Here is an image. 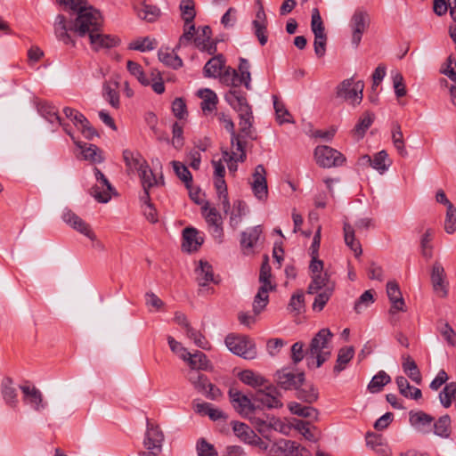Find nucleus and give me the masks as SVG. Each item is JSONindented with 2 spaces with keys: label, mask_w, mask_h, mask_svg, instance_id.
<instances>
[{
  "label": "nucleus",
  "mask_w": 456,
  "mask_h": 456,
  "mask_svg": "<svg viewBox=\"0 0 456 456\" xmlns=\"http://www.w3.org/2000/svg\"><path fill=\"white\" fill-rule=\"evenodd\" d=\"M281 394L276 387L269 385L265 388H259L252 396L256 403H259L263 407L268 409H279L283 406L281 401Z\"/></svg>",
  "instance_id": "nucleus-8"
},
{
  "label": "nucleus",
  "mask_w": 456,
  "mask_h": 456,
  "mask_svg": "<svg viewBox=\"0 0 456 456\" xmlns=\"http://www.w3.org/2000/svg\"><path fill=\"white\" fill-rule=\"evenodd\" d=\"M280 449L287 456H312L311 452L296 441L283 440L280 444Z\"/></svg>",
  "instance_id": "nucleus-35"
},
{
  "label": "nucleus",
  "mask_w": 456,
  "mask_h": 456,
  "mask_svg": "<svg viewBox=\"0 0 456 456\" xmlns=\"http://www.w3.org/2000/svg\"><path fill=\"white\" fill-rule=\"evenodd\" d=\"M94 171L96 183L92 187L90 193L98 202L107 203L111 199L114 188L100 169L94 167Z\"/></svg>",
  "instance_id": "nucleus-11"
},
{
  "label": "nucleus",
  "mask_w": 456,
  "mask_h": 456,
  "mask_svg": "<svg viewBox=\"0 0 456 456\" xmlns=\"http://www.w3.org/2000/svg\"><path fill=\"white\" fill-rule=\"evenodd\" d=\"M387 157L388 155L386 151H380L374 155L373 159L369 155H364L361 158L360 161L362 165L368 164L380 174H383L390 166Z\"/></svg>",
  "instance_id": "nucleus-26"
},
{
  "label": "nucleus",
  "mask_w": 456,
  "mask_h": 456,
  "mask_svg": "<svg viewBox=\"0 0 456 456\" xmlns=\"http://www.w3.org/2000/svg\"><path fill=\"white\" fill-rule=\"evenodd\" d=\"M262 226L256 225L241 233L240 245L244 248H253L262 233Z\"/></svg>",
  "instance_id": "nucleus-43"
},
{
  "label": "nucleus",
  "mask_w": 456,
  "mask_h": 456,
  "mask_svg": "<svg viewBox=\"0 0 456 456\" xmlns=\"http://www.w3.org/2000/svg\"><path fill=\"white\" fill-rule=\"evenodd\" d=\"M186 337L191 339L194 345L203 350H209L211 346L206 337L191 326L185 331Z\"/></svg>",
  "instance_id": "nucleus-53"
},
{
  "label": "nucleus",
  "mask_w": 456,
  "mask_h": 456,
  "mask_svg": "<svg viewBox=\"0 0 456 456\" xmlns=\"http://www.w3.org/2000/svg\"><path fill=\"white\" fill-rule=\"evenodd\" d=\"M364 83L362 80L356 82L353 78L343 80L336 88L338 98L343 99L352 106L359 105L362 101Z\"/></svg>",
  "instance_id": "nucleus-3"
},
{
  "label": "nucleus",
  "mask_w": 456,
  "mask_h": 456,
  "mask_svg": "<svg viewBox=\"0 0 456 456\" xmlns=\"http://www.w3.org/2000/svg\"><path fill=\"white\" fill-rule=\"evenodd\" d=\"M227 348L234 354L244 359H254L256 356V350L254 343L245 336H235L232 334L225 338Z\"/></svg>",
  "instance_id": "nucleus-4"
},
{
  "label": "nucleus",
  "mask_w": 456,
  "mask_h": 456,
  "mask_svg": "<svg viewBox=\"0 0 456 456\" xmlns=\"http://www.w3.org/2000/svg\"><path fill=\"white\" fill-rule=\"evenodd\" d=\"M139 174V176L142 181V184L144 190V196L149 199V190L153 185L157 183V180L155 175H153L152 170L150 168L149 165L147 164V167H142L141 170L137 172Z\"/></svg>",
  "instance_id": "nucleus-50"
},
{
  "label": "nucleus",
  "mask_w": 456,
  "mask_h": 456,
  "mask_svg": "<svg viewBox=\"0 0 456 456\" xmlns=\"http://www.w3.org/2000/svg\"><path fill=\"white\" fill-rule=\"evenodd\" d=\"M314 158L317 164L324 168L340 167L346 161V158L341 152L326 145L315 148Z\"/></svg>",
  "instance_id": "nucleus-6"
},
{
  "label": "nucleus",
  "mask_w": 456,
  "mask_h": 456,
  "mask_svg": "<svg viewBox=\"0 0 456 456\" xmlns=\"http://www.w3.org/2000/svg\"><path fill=\"white\" fill-rule=\"evenodd\" d=\"M291 413L304 417V418H311L313 419H318V411L311 406H303L298 403L292 402L288 405Z\"/></svg>",
  "instance_id": "nucleus-49"
},
{
  "label": "nucleus",
  "mask_w": 456,
  "mask_h": 456,
  "mask_svg": "<svg viewBox=\"0 0 456 456\" xmlns=\"http://www.w3.org/2000/svg\"><path fill=\"white\" fill-rule=\"evenodd\" d=\"M171 164L175 175L183 183H184L186 188L190 189L192 183V175L188 167L183 163L175 160L172 161Z\"/></svg>",
  "instance_id": "nucleus-52"
},
{
  "label": "nucleus",
  "mask_w": 456,
  "mask_h": 456,
  "mask_svg": "<svg viewBox=\"0 0 456 456\" xmlns=\"http://www.w3.org/2000/svg\"><path fill=\"white\" fill-rule=\"evenodd\" d=\"M62 220L72 229L85 235L91 240H96V235L92 230L90 224L86 223L81 217L75 214L72 210L65 208L62 212Z\"/></svg>",
  "instance_id": "nucleus-13"
},
{
  "label": "nucleus",
  "mask_w": 456,
  "mask_h": 456,
  "mask_svg": "<svg viewBox=\"0 0 456 456\" xmlns=\"http://www.w3.org/2000/svg\"><path fill=\"white\" fill-rule=\"evenodd\" d=\"M157 46V42L154 39H151L146 37L143 38H139L129 44L128 48L130 50H136L140 52L151 51L155 49Z\"/></svg>",
  "instance_id": "nucleus-60"
},
{
  "label": "nucleus",
  "mask_w": 456,
  "mask_h": 456,
  "mask_svg": "<svg viewBox=\"0 0 456 456\" xmlns=\"http://www.w3.org/2000/svg\"><path fill=\"white\" fill-rule=\"evenodd\" d=\"M391 138L395 148L396 149L398 154L402 157H407L408 151L405 148V142L403 139V134L401 128V126L398 123H395L392 126L391 130Z\"/></svg>",
  "instance_id": "nucleus-44"
},
{
  "label": "nucleus",
  "mask_w": 456,
  "mask_h": 456,
  "mask_svg": "<svg viewBox=\"0 0 456 456\" xmlns=\"http://www.w3.org/2000/svg\"><path fill=\"white\" fill-rule=\"evenodd\" d=\"M201 211L208 225L211 235L216 241L221 243L224 238L221 215L216 208H211L208 201H205L202 205Z\"/></svg>",
  "instance_id": "nucleus-7"
},
{
  "label": "nucleus",
  "mask_w": 456,
  "mask_h": 456,
  "mask_svg": "<svg viewBox=\"0 0 456 456\" xmlns=\"http://www.w3.org/2000/svg\"><path fill=\"white\" fill-rule=\"evenodd\" d=\"M177 48L175 47L173 51L168 48L159 49L158 53L159 60L166 66L177 69L183 66L182 59L175 53Z\"/></svg>",
  "instance_id": "nucleus-39"
},
{
  "label": "nucleus",
  "mask_w": 456,
  "mask_h": 456,
  "mask_svg": "<svg viewBox=\"0 0 456 456\" xmlns=\"http://www.w3.org/2000/svg\"><path fill=\"white\" fill-rule=\"evenodd\" d=\"M354 355V348L353 346H345L340 348L333 371L338 374L344 370L346 367V364L353 359Z\"/></svg>",
  "instance_id": "nucleus-45"
},
{
  "label": "nucleus",
  "mask_w": 456,
  "mask_h": 456,
  "mask_svg": "<svg viewBox=\"0 0 456 456\" xmlns=\"http://www.w3.org/2000/svg\"><path fill=\"white\" fill-rule=\"evenodd\" d=\"M249 62L248 60L240 58L239 65V72L235 69H227L222 76V79L224 83L230 86H240L243 84L248 90H251V75L249 72Z\"/></svg>",
  "instance_id": "nucleus-5"
},
{
  "label": "nucleus",
  "mask_w": 456,
  "mask_h": 456,
  "mask_svg": "<svg viewBox=\"0 0 456 456\" xmlns=\"http://www.w3.org/2000/svg\"><path fill=\"white\" fill-rule=\"evenodd\" d=\"M186 362L191 370H212V365L208 359L207 355L200 352L196 351L193 354L188 353L187 356L183 360Z\"/></svg>",
  "instance_id": "nucleus-29"
},
{
  "label": "nucleus",
  "mask_w": 456,
  "mask_h": 456,
  "mask_svg": "<svg viewBox=\"0 0 456 456\" xmlns=\"http://www.w3.org/2000/svg\"><path fill=\"white\" fill-rule=\"evenodd\" d=\"M266 171L263 165H257L253 173V182L251 188L253 193L259 200H265L268 196V188L266 182Z\"/></svg>",
  "instance_id": "nucleus-15"
},
{
  "label": "nucleus",
  "mask_w": 456,
  "mask_h": 456,
  "mask_svg": "<svg viewBox=\"0 0 456 456\" xmlns=\"http://www.w3.org/2000/svg\"><path fill=\"white\" fill-rule=\"evenodd\" d=\"M183 249L187 252L196 251L203 243V239L199 232L192 227H187L183 232Z\"/></svg>",
  "instance_id": "nucleus-27"
},
{
  "label": "nucleus",
  "mask_w": 456,
  "mask_h": 456,
  "mask_svg": "<svg viewBox=\"0 0 456 456\" xmlns=\"http://www.w3.org/2000/svg\"><path fill=\"white\" fill-rule=\"evenodd\" d=\"M72 140L82 150V154L85 159L91 160L93 162L102 161V156L98 153L99 148L96 145L89 144L88 146H86V143L82 145L79 142H77L75 141V138Z\"/></svg>",
  "instance_id": "nucleus-54"
},
{
  "label": "nucleus",
  "mask_w": 456,
  "mask_h": 456,
  "mask_svg": "<svg viewBox=\"0 0 456 456\" xmlns=\"http://www.w3.org/2000/svg\"><path fill=\"white\" fill-rule=\"evenodd\" d=\"M225 101L239 113L251 110L247 101V94L240 88V86H231V89L224 95Z\"/></svg>",
  "instance_id": "nucleus-14"
},
{
  "label": "nucleus",
  "mask_w": 456,
  "mask_h": 456,
  "mask_svg": "<svg viewBox=\"0 0 456 456\" xmlns=\"http://www.w3.org/2000/svg\"><path fill=\"white\" fill-rule=\"evenodd\" d=\"M56 2L70 16L76 15L74 20H69L63 14H58L55 17L53 32L56 38L63 44L75 46L74 36L85 37L102 28L103 19L101 12L89 5L87 0H56Z\"/></svg>",
  "instance_id": "nucleus-1"
},
{
  "label": "nucleus",
  "mask_w": 456,
  "mask_h": 456,
  "mask_svg": "<svg viewBox=\"0 0 456 456\" xmlns=\"http://www.w3.org/2000/svg\"><path fill=\"white\" fill-rule=\"evenodd\" d=\"M196 449L198 456H217V452L214 445L207 442L205 438L198 440Z\"/></svg>",
  "instance_id": "nucleus-64"
},
{
  "label": "nucleus",
  "mask_w": 456,
  "mask_h": 456,
  "mask_svg": "<svg viewBox=\"0 0 456 456\" xmlns=\"http://www.w3.org/2000/svg\"><path fill=\"white\" fill-rule=\"evenodd\" d=\"M390 381V376L386 371L379 370L370 381L368 390L372 394L379 393Z\"/></svg>",
  "instance_id": "nucleus-48"
},
{
  "label": "nucleus",
  "mask_w": 456,
  "mask_h": 456,
  "mask_svg": "<svg viewBox=\"0 0 456 456\" xmlns=\"http://www.w3.org/2000/svg\"><path fill=\"white\" fill-rule=\"evenodd\" d=\"M435 232L433 229L428 228L426 230L425 233L422 235V238L420 240V246H421V251L422 255L426 258H431L432 257V245L431 240H433Z\"/></svg>",
  "instance_id": "nucleus-59"
},
{
  "label": "nucleus",
  "mask_w": 456,
  "mask_h": 456,
  "mask_svg": "<svg viewBox=\"0 0 456 456\" xmlns=\"http://www.w3.org/2000/svg\"><path fill=\"white\" fill-rule=\"evenodd\" d=\"M223 124L224 128L231 134V143L232 148H235L238 151H240L239 159L245 160L246 159V152H245V144L240 139V134H236L234 130V123L229 118H223Z\"/></svg>",
  "instance_id": "nucleus-28"
},
{
  "label": "nucleus",
  "mask_w": 456,
  "mask_h": 456,
  "mask_svg": "<svg viewBox=\"0 0 456 456\" xmlns=\"http://www.w3.org/2000/svg\"><path fill=\"white\" fill-rule=\"evenodd\" d=\"M456 399V382L445 384L443 390L439 393L440 403L444 408H449L453 400Z\"/></svg>",
  "instance_id": "nucleus-51"
},
{
  "label": "nucleus",
  "mask_w": 456,
  "mask_h": 456,
  "mask_svg": "<svg viewBox=\"0 0 456 456\" xmlns=\"http://www.w3.org/2000/svg\"><path fill=\"white\" fill-rule=\"evenodd\" d=\"M88 38L92 49L96 52L116 47L120 42L118 37L102 33V28L90 34Z\"/></svg>",
  "instance_id": "nucleus-17"
},
{
  "label": "nucleus",
  "mask_w": 456,
  "mask_h": 456,
  "mask_svg": "<svg viewBox=\"0 0 456 456\" xmlns=\"http://www.w3.org/2000/svg\"><path fill=\"white\" fill-rule=\"evenodd\" d=\"M431 281L435 292L441 297L447 296V282L445 281V273L443 265L436 262L433 265L431 273Z\"/></svg>",
  "instance_id": "nucleus-23"
},
{
  "label": "nucleus",
  "mask_w": 456,
  "mask_h": 456,
  "mask_svg": "<svg viewBox=\"0 0 456 456\" xmlns=\"http://www.w3.org/2000/svg\"><path fill=\"white\" fill-rule=\"evenodd\" d=\"M224 67L223 55L212 57L204 66L203 72L207 77H217L221 76L222 69Z\"/></svg>",
  "instance_id": "nucleus-37"
},
{
  "label": "nucleus",
  "mask_w": 456,
  "mask_h": 456,
  "mask_svg": "<svg viewBox=\"0 0 456 456\" xmlns=\"http://www.w3.org/2000/svg\"><path fill=\"white\" fill-rule=\"evenodd\" d=\"M254 34L257 37L261 45H265L268 41L267 32V18L261 5L256 13V19L252 21Z\"/></svg>",
  "instance_id": "nucleus-24"
},
{
  "label": "nucleus",
  "mask_w": 456,
  "mask_h": 456,
  "mask_svg": "<svg viewBox=\"0 0 456 456\" xmlns=\"http://www.w3.org/2000/svg\"><path fill=\"white\" fill-rule=\"evenodd\" d=\"M272 289H267L266 285H261L253 301V312L255 315L259 314L267 305L269 302L268 292Z\"/></svg>",
  "instance_id": "nucleus-46"
},
{
  "label": "nucleus",
  "mask_w": 456,
  "mask_h": 456,
  "mask_svg": "<svg viewBox=\"0 0 456 456\" xmlns=\"http://www.w3.org/2000/svg\"><path fill=\"white\" fill-rule=\"evenodd\" d=\"M94 171L96 183L92 187L90 193L98 202L107 203L111 199L114 188L100 169L94 167Z\"/></svg>",
  "instance_id": "nucleus-10"
},
{
  "label": "nucleus",
  "mask_w": 456,
  "mask_h": 456,
  "mask_svg": "<svg viewBox=\"0 0 456 456\" xmlns=\"http://www.w3.org/2000/svg\"><path fill=\"white\" fill-rule=\"evenodd\" d=\"M38 112L40 115L47 120L51 124H58L61 126L64 132L70 136L71 139H74L73 133L69 124L61 122V119L58 114V110L55 106L50 104L49 102H41L38 104Z\"/></svg>",
  "instance_id": "nucleus-20"
},
{
  "label": "nucleus",
  "mask_w": 456,
  "mask_h": 456,
  "mask_svg": "<svg viewBox=\"0 0 456 456\" xmlns=\"http://www.w3.org/2000/svg\"><path fill=\"white\" fill-rule=\"evenodd\" d=\"M1 393L6 404L16 407L18 403V394L12 379L4 377L1 382Z\"/></svg>",
  "instance_id": "nucleus-30"
},
{
  "label": "nucleus",
  "mask_w": 456,
  "mask_h": 456,
  "mask_svg": "<svg viewBox=\"0 0 456 456\" xmlns=\"http://www.w3.org/2000/svg\"><path fill=\"white\" fill-rule=\"evenodd\" d=\"M273 107L276 113L277 120L280 122V124L282 123H293L294 121L290 119L291 117L289 110L285 108L284 104L281 102L277 96L273 95Z\"/></svg>",
  "instance_id": "nucleus-57"
},
{
  "label": "nucleus",
  "mask_w": 456,
  "mask_h": 456,
  "mask_svg": "<svg viewBox=\"0 0 456 456\" xmlns=\"http://www.w3.org/2000/svg\"><path fill=\"white\" fill-rule=\"evenodd\" d=\"M164 434L159 427L147 419V429L143 439L146 449H157L162 451Z\"/></svg>",
  "instance_id": "nucleus-19"
},
{
  "label": "nucleus",
  "mask_w": 456,
  "mask_h": 456,
  "mask_svg": "<svg viewBox=\"0 0 456 456\" xmlns=\"http://www.w3.org/2000/svg\"><path fill=\"white\" fill-rule=\"evenodd\" d=\"M444 230L448 234H452L456 231V208L453 205L447 208Z\"/></svg>",
  "instance_id": "nucleus-63"
},
{
  "label": "nucleus",
  "mask_w": 456,
  "mask_h": 456,
  "mask_svg": "<svg viewBox=\"0 0 456 456\" xmlns=\"http://www.w3.org/2000/svg\"><path fill=\"white\" fill-rule=\"evenodd\" d=\"M229 397L234 409L242 416L248 417L256 409L251 400L238 389L231 388Z\"/></svg>",
  "instance_id": "nucleus-16"
},
{
  "label": "nucleus",
  "mask_w": 456,
  "mask_h": 456,
  "mask_svg": "<svg viewBox=\"0 0 456 456\" xmlns=\"http://www.w3.org/2000/svg\"><path fill=\"white\" fill-rule=\"evenodd\" d=\"M20 388L23 394L25 403L29 404L37 411L45 408L46 404L43 402V395L36 387L22 385Z\"/></svg>",
  "instance_id": "nucleus-22"
},
{
  "label": "nucleus",
  "mask_w": 456,
  "mask_h": 456,
  "mask_svg": "<svg viewBox=\"0 0 456 456\" xmlns=\"http://www.w3.org/2000/svg\"><path fill=\"white\" fill-rule=\"evenodd\" d=\"M271 416L266 415L265 418L262 417H249L251 424L255 427V428L263 436L267 437L269 433L271 432V428L269 427V419Z\"/></svg>",
  "instance_id": "nucleus-58"
},
{
  "label": "nucleus",
  "mask_w": 456,
  "mask_h": 456,
  "mask_svg": "<svg viewBox=\"0 0 456 456\" xmlns=\"http://www.w3.org/2000/svg\"><path fill=\"white\" fill-rule=\"evenodd\" d=\"M452 420L448 414L441 416L437 420L433 421V433L442 438H449L452 433Z\"/></svg>",
  "instance_id": "nucleus-40"
},
{
  "label": "nucleus",
  "mask_w": 456,
  "mask_h": 456,
  "mask_svg": "<svg viewBox=\"0 0 456 456\" xmlns=\"http://www.w3.org/2000/svg\"><path fill=\"white\" fill-rule=\"evenodd\" d=\"M126 68L129 73L135 77L142 86L151 85L150 79L145 76L142 68L139 63L133 61H128L126 62Z\"/></svg>",
  "instance_id": "nucleus-56"
},
{
  "label": "nucleus",
  "mask_w": 456,
  "mask_h": 456,
  "mask_svg": "<svg viewBox=\"0 0 456 456\" xmlns=\"http://www.w3.org/2000/svg\"><path fill=\"white\" fill-rule=\"evenodd\" d=\"M344 239L346 246L354 252L355 256L362 255V246L360 242L355 239L354 228L347 222H344Z\"/></svg>",
  "instance_id": "nucleus-41"
},
{
  "label": "nucleus",
  "mask_w": 456,
  "mask_h": 456,
  "mask_svg": "<svg viewBox=\"0 0 456 456\" xmlns=\"http://www.w3.org/2000/svg\"><path fill=\"white\" fill-rule=\"evenodd\" d=\"M332 337L331 331L324 328L320 330L312 338L306 353L308 367H312L315 363V367L319 368L330 358L331 354L330 342Z\"/></svg>",
  "instance_id": "nucleus-2"
},
{
  "label": "nucleus",
  "mask_w": 456,
  "mask_h": 456,
  "mask_svg": "<svg viewBox=\"0 0 456 456\" xmlns=\"http://www.w3.org/2000/svg\"><path fill=\"white\" fill-rule=\"evenodd\" d=\"M374 302L373 293L370 289L364 291L354 304V311L361 314Z\"/></svg>",
  "instance_id": "nucleus-62"
},
{
  "label": "nucleus",
  "mask_w": 456,
  "mask_h": 456,
  "mask_svg": "<svg viewBox=\"0 0 456 456\" xmlns=\"http://www.w3.org/2000/svg\"><path fill=\"white\" fill-rule=\"evenodd\" d=\"M274 380L282 389H297L303 384L305 375L303 372L294 373L289 368H283L275 372Z\"/></svg>",
  "instance_id": "nucleus-12"
},
{
  "label": "nucleus",
  "mask_w": 456,
  "mask_h": 456,
  "mask_svg": "<svg viewBox=\"0 0 456 456\" xmlns=\"http://www.w3.org/2000/svg\"><path fill=\"white\" fill-rule=\"evenodd\" d=\"M395 383L398 387V390H399L400 394L403 396H404L406 398H411L413 400H419L421 398V396H422L421 390L418 387L411 386L410 383L408 382V380L404 377H403V376L396 377Z\"/></svg>",
  "instance_id": "nucleus-34"
},
{
  "label": "nucleus",
  "mask_w": 456,
  "mask_h": 456,
  "mask_svg": "<svg viewBox=\"0 0 456 456\" xmlns=\"http://www.w3.org/2000/svg\"><path fill=\"white\" fill-rule=\"evenodd\" d=\"M387 294L392 304L390 313L394 314L395 311L404 312V300L403 298L399 285L396 281H388L387 284Z\"/></svg>",
  "instance_id": "nucleus-25"
},
{
  "label": "nucleus",
  "mask_w": 456,
  "mask_h": 456,
  "mask_svg": "<svg viewBox=\"0 0 456 456\" xmlns=\"http://www.w3.org/2000/svg\"><path fill=\"white\" fill-rule=\"evenodd\" d=\"M232 429L234 434L247 444H255L259 440L256 433L245 423L233 421Z\"/></svg>",
  "instance_id": "nucleus-32"
},
{
  "label": "nucleus",
  "mask_w": 456,
  "mask_h": 456,
  "mask_svg": "<svg viewBox=\"0 0 456 456\" xmlns=\"http://www.w3.org/2000/svg\"><path fill=\"white\" fill-rule=\"evenodd\" d=\"M370 25V16L362 9H356L351 17L349 27L352 31V44L356 47L359 45L363 33Z\"/></svg>",
  "instance_id": "nucleus-9"
},
{
  "label": "nucleus",
  "mask_w": 456,
  "mask_h": 456,
  "mask_svg": "<svg viewBox=\"0 0 456 456\" xmlns=\"http://www.w3.org/2000/svg\"><path fill=\"white\" fill-rule=\"evenodd\" d=\"M374 120V115L370 112H365L363 116L359 119L355 125L354 133L360 137H362L365 132L372 125Z\"/></svg>",
  "instance_id": "nucleus-61"
},
{
  "label": "nucleus",
  "mask_w": 456,
  "mask_h": 456,
  "mask_svg": "<svg viewBox=\"0 0 456 456\" xmlns=\"http://www.w3.org/2000/svg\"><path fill=\"white\" fill-rule=\"evenodd\" d=\"M239 378L241 382L254 388L261 387L266 383V380L263 376L250 370L241 371L239 374Z\"/></svg>",
  "instance_id": "nucleus-47"
},
{
  "label": "nucleus",
  "mask_w": 456,
  "mask_h": 456,
  "mask_svg": "<svg viewBox=\"0 0 456 456\" xmlns=\"http://www.w3.org/2000/svg\"><path fill=\"white\" fill-rule=\"evenodd\" d=\"M195 272L197 274V281L200 286H206L209 282H218L214 277L212 265L207 261L200 260L199 267L196 268Z\"/></svg>",
  "instance_id": "nucleus-33"
},
{
  "label": "nucleus",
  "mask_w": 456,
  "mask_h": 456,
  "mask_svg": "<svg viewBox=\"0 0 456 456\" xmlns=\"http://www.w3.org/2000/svg\"><path fill=\"white\" fill-rule=\"evenodd\" d=\"M335 282L330 279V274L323 273L313 274L312 281L307 288V293L314 295L319 291L334 292Z\"/></svg>",
  "instance_id": "nucleus-21"
},
{
  "label": "nucleus",
  "mask_w": 456,
  "mask_h": 456,
  "mask_svg": "<svg viewBox=\"0 0 456 456\" xmlns=\"http://www.w3.org/2000/svg\"><path fill=\"white\" fill-rule=\"evenodd\" d=\"M123 159L126 163L128 172H138L142 167H147V161L139 152L125 150L123 151Z\"/></svg>",
  "instance_id": "nucleus-31"
},
{
  "label": "nucleus",
  "mask_w": 456,
  "mask_h": 456,
  "mask_svg": "<svg viewBox=\"0 0 456 456\" xmlns=\"http://www.w3.org/2000/svg\"><path fill=\"white\" fill-rule=\"evenodd\" d=\"M434 418L423 411H411L409 412V422L419 433L429 434L432 432Z\"/></svg>",
  "instance_id": "nucleus-18"
},
{
  "label": "nucleus",
  "mask_w": 456,
  "mask_h": 456,
  "mask_svg": "<svg viewBox=\"0 0 456 456\" xmlns=\"http://www.w3.org/2000/svg\"><path fill=\"white\" fill-rule=\"evenodd\" d=\"M198 96L202 99L200 107L204 113L216 110L217 96L214 91L208 88L200 89L198 92Z\"/></svg>",
  "instance_id": "nucleus-38"
},
{
  "label": "nucleus",
  "mask_w": 456,
  "mask_h": 456,
  "mask_svg": "<svg viewBox=\"0 0 456 456\" xmlns=\"http://www.w3.org/2000/svg\"><path fill=\"white\" fill-rule=\"evenodd\" d=\"M240 117V138L241 137H247L251 140H255L256 136L255 135L254 131L252 130V110L247 111V115H244L243 112H239Z\"/></svg>",
  "instance_id": "nucleus-42"
},
{
  "label": "nucleus",
  "mask_w": 456,
  "mask_h": 456,
  "mask_svg": "<svg viewBox=\"0 0 456 456\" xmlns=\"http://www.w3.org/2000/svg\"><path fill=\"white\" fill-rule=\"evenodd\" d=\"M402 367L404 373L416 384L419 385L422 381L420 371L415 361L408 354L402 356Z\"/></svg>",
  "instance_id": "nucleus-36"
},
{
  "label": "nucleus",
  "mask_w": 456,
  "mask_h": 456,
  "mask_svg": "<svg viewBox=\"0 0 456 456\" xmlns=\"http://www.w3.org/2000/svg\"><path fill=\"white\" fill-rule=\"evenodd\" d=\"M293 426L294 428L297 430L306 440L310 442H316L318 440L315 434L314 433V430H316V428H312L309 422L301 419H296Z\"/></svg>",
  "instance_id": "nucleus-55"
}]
</instances>
